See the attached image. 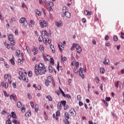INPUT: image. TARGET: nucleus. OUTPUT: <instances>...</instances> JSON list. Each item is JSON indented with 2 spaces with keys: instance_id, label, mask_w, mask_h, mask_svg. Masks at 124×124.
<instances>
[{
  "instance_id": "obj_1",
  "label": "nucleus",
  "mask_w": 124,
  "mask_h": 124,
  "mask_svg": "<svg viewBox=\"0 0 124 124\" xmlns=\"http://www.w3.org/2000/svg\"><path fill=\"white\" fill-rule=\"evenodd\" d=\"M46 72V69L45 66L42 63H39L38 67L37 65H35V74L36 76L40 75H43Z\"/></svg>"
},
{
  "instance_id": "obj_2",
  "label": "nucleus",
  "mask_w": 124,
  "mask_h": 124,
  "mask_svg": "<svg viewBox=\"0 0 124 124\" xmlns=\"http://www.w3.org/2000/svg\"><path fill=\"white\" fill-rule=\"evenodd\" d=\"M40 25L41 28H44V27H46L47 26V22L45 21V20H39Z\"/></svg>"
},
{
  "instance_id": "obj_3",
  "label": "nucleus",
  "mask_w": 124,
  "mask_h": 124,
  "mask_svg": "<svg viewBox=\"0 0 124 124\" xmlns=\"http://www.w3.org/2000/svg\"><path fill=\"white\" fill-rule=\"evenodd\" d=\"M75 47H76L77 53L80 54V53L82 52V48H81V47L78 46V44H75Z\"/></svg>"
},
{
  "instance_id": "obj_4",
  "label": "nucleus",
  "mask_w": 124,
  "mask_h": 124,
  "mask_svg": "<svg viewBox=\"0 0 124 124\" xmlns=\"http://www.w3.org/2000/svg\"><path fill=\"white\" fill-rule=\"evenodd\" d=\"M83 72H84V70L83 68L80 67L79 68V76H80V77H82V78H85V76L84 75V74H83Z\"/></svg>"
},
{
  "instance_id": "obj_5",
  "label": "nucleus",
  "mask_w": 124,
  "mask_h": 124,
  "mask_svg": "<svg viewBox=\"0 0 124 124\" xmlns=\"http://www.w3.org/2000/svg\"><path fill=\"white\" fill-rule=\"evenodd\" d=\"M70 112L71 116H72L73 117H75V116H76V111H75V110H74V109L71 108L70 110Z\"/></svg>"
},
{
  "instance_id": "obj_6",
  "label": "nucleus",
  "mask_w": 124,
  "mask_h": 124,
  "mask_svg": "<svg viewBox=\"0 0 124 124\" xmlns=\"http://www.w3.org/2000/svg\"><path fill=\"white\" fill-rule=\"evenodd\" d=\"M59 49L60 50L61 52L62 51V50L64 49V47H63V45H62V43H60L58 45Z\"/></svg>"
},
{
  "instance_id": "obj_7",
  "label": "nucleus",
  "mask_w": 124,
  "mask_h": 124,
  "mask_svg": "<svg viewBox=\"0 0 124 124\" xmlns=\"http://www.w3.org/2000/svg\"><path fill=\"white\" fill-rule=\"evenodd\" d=\"M103 63L105 64V65H106L107 64L109 65V64H110V61H109V59H106L105 58L104 60Z\"/></svg>"
},
{
  "instance_id": "obj_8",
  "label": "nucleus",
  "mask_w": 124,
  "mask_h": 124,
  "mask_svg": "<svg viewBox=\"0 0 124 124\" xmlns=\"http://www.w3.org/2000/svg\"><path fill=\"white\" fill-rule=\"evenodd\" d=\"M43 57L44 58V60L45 61H50V60H51V57L49 55H46L45 57V56L44 55V54H43Z\"/></svg>"
},
{
  "instance_id": "obj_9",
  "label": "nucleus",
  "mask_w": 124,
  "mask_h": 124,
  "mask_svg": "<svg viewBox=\"0 0 124 124\" xmlns=\"http://www.w3.org/2000/svg\"><path fill=\"white\" fill-rule=\"evenodd\" d=\"M63 14H64V16L67 18H70L71 16V14H70V13L68 12H65V13H63Z\"/></svg>"
},
{
  "instance_id": "obj_10",
  "label": "nucleus",
  "mask_w": 124,
  "mask_h": 124,
  "mask_svg": "<svg viewBox=\"0 0 124 124\" xmlns=\"http://www.w3.org/2000/svg\"><path fill=\"white\" fill-rule=\"evenodd\" d=\"M4 79H8V81L11 80V76L10 75H5L4 76Z\"/></svg>"
},
{
  "instance_id": "obj_11",
  "label": "nucleus",
  "mask_w": 124,
  "mask_h": 124,
  "mask_svg": "<svg viewBox=\"0 0 124 124\" xmlns=\"http://www.w3.org/2000/svg\"><path fill=\"white\" fill-rule=\"evenodd\" d=\"M42 35H43V36H45V35H46V36H49V34L48 33V32L44 30H43L42 31Z\"/></svg>"
},
{
  "instance_id": "obj_12",
  "label": "nucleus",
  "mask_w": 124,
  "mask_h": 124,
  "mask_svg": "<svg viewBox=\"0 0 124 124\" xmlns=\"http://www.w3.org/2000/svg\"><path fill=\"white\" fill-rule=\"evenodd\" d=\"M84 13L86 14V15H87L88 16H90V15H92L93 14V13L92 12H90L88 10L84 11Z\"/></svg>"
},
{
  "instance_id": "obj_13",
  "label": "nucleus",
  "mask_w": 124,
  "mask_h": 124,
  "mask_svg": "<svg viewBox=\"0 0 124 124\" xmlns=\"http://www.w3.org/2000/svg\"><path fill=\"white\" fill-rule=\"evenodd\" d=\"M25 22H26V18L25 17H21L19 20V23H21V24H23Z\"/></svg>"
},
{
  "instance_id": "obj_14",
  "label": "nucleus",
  "mask_w": 124,
  "mask_h": 124,
  "mask_svg": "<svg viewBox=\"0 0 124 124\" xmlns=\"http://www.w3.org/2000/svg\"><path fill=\"white\" fill-rule=\"evenodd\" d=\"M35 13H36V14H37V15H38V16H41V13L38 10V9H36L35 10Z\"/></svg>"
},
{
  "instance_id": "obj_15",
  "label": "nucleus",
  "mask_w": 124,
  "mask_h": 124,
  "mask_svg": "<svg viewBox=\"0 0 124 124\" xmlns=\"http://www.w3.org/2000/svg\"><path fill=\"white\" fill-rule=\"evenodd\" d=\"M64 117L65 120H69V114H68V112H65L64 114Z\"/></svg>"
},
{
  "instance_id": "obj_16",
  "label": "nucleus",
  "mask_w": 124,
  "mask_h": 124,
  "mask_svg": "<svg viewBox=\"0 0 124 124\" xmlns=\"http://www.w3.org/2000/svg\"><path fill=\"white\" fill-rule=\"evenodd\" d=\"M8 39L10 41L14 40V38H13V35L12 34H9L8 36Z\"/></svg>"
},
{
  "instance_id": "obj_17",
  "label": "nucleus",
  "mask_w": 124,
  "mask_h": 124,
  "mask_svg": "<svg viewBox=\"0 0 124 124\" xmlns=\"http://www.w3.org/2000/svg\"><path fill=\"white\" fill-rule=\"evenodd\" d=\"M39 49L42 53H43L44 51V46L43 45H40L39 46Z\"/></svg>"
},
{
  "instance_id": "obj_18",
  "label": "nucleus",
  "mask_w": 124,
  "mask_h": 124,
  "mask_svg": "<svg viewBox=\"0 0 124 124\" xmlns=\"http://www.w3.org/2000/svg\"><path fill=\"white\" fill-rule=\"evenodd\" d=\"M57 108L59 110H62V103L61 102H59L57 106Z\"/></svg>"
},
{
  "instance_id": "obj_19",
  "label": "nucleus",
  "mask_w": 124,
  "mask_h": 124,
  "mask_svg": "<svg viewBox=\"0 0 124 124\" xmlns=\"http://www.w3.org/2000/svg\"><path fill=\"white\" fill-rule=\"evenodd\" d=\"M16 106L18 108H21V107H22V103H21V102H18L16 104Z\"/></svg>"
},
{
  "instance_id": "obj_20",
  "label": "nucleus",
  "mask_w": 124,
  "mask_h": 124,
  "mask_svg": "<svg viewBox=\"0 0 124 124\" xmlns=\"http://www.w3.org/2000/svg\"><path fill=\"white\" fill-rule=\"evenodd\" d=\"M8 119L6 121V124H11V121L10 120V117L9 118V116L8 117Z\"/></svg>"
},
{
  "instance_id": "obj_21",
  "label": "nucleus",
  "mask_w": 124,
  "mask_h": 124,
  "mask_svg": "<svg viewBox=\"0 0 124 124\" xmlns=\"http://www.w3.org/2000/svg\"><path fill=\"white\" fill-rule=\"evenodd\" d=\"M4 44L7 49H10V45L9 44H7L6 42H4Z\"/></svg>"
},
{
  "instance_id": "obj_22",
  "label": "nucleus",
  "mask_w": 124,
  "mask_h": 124,
  "mask_svg": "<svg viewBox=\"0 0 124 124\" xmlns=\"http://www.w3.org/2000/svg\"><path fill=\"white\" fill-rule=\"evenodd\" d=\"M46 98H47L49 101H52V100H53V98H52V97L50 95L46 96Z\"/></svg>"
},
{
  "instance_id": "obj_23",
  "label": "nucleus",
  "mask_w": 124,
  "mask_h": 124,
  "mask_svg": "<svg viewBox=\"0 0 124 124\" xmlns=\"http://www.w3.org/2000/svg\"><path fill=\"white\" fill-rule=\"evenodd\" d=\"M11 41V46H14V45H15L16 43H15V41L14 40H12L10 41Z\"/></svg>"
},
{
  "instance_id": "obj_24",
  "label": "nucleus",
  "mask_w": 124,
  "mask_h": 124,
  "mask_svg": "<svg viewBox=\"0 0 124 124\" xmlns=\"http://www.w3.org/2000/svg\"><path fill=\"white\" fill-rule=\"evenodd\" d=\"M20 54H21V52H20V50H16V57H19L20 56Z\"/></svg>"
},
{
  "instance_id": "obj_25",
  "label": "nucleus",
  "mask_w": 124,
  "mask_h": 124,
  "mask_svg": "<svg viewBox=\"0 0 124 124\" xmlns=\"http://www.w3.org/2000/svg\"><path fill=\"white\" fill-rule=\"evenodd\" d=\"M46 81H47L49 82V83H51V82H52V78H51V76H48L47 78V80H46Z\"/></svg>"
},
{
  "instance_id": "obj_26",
  "label": "nucleus",
  "mask_w": 124,
  "mask_h": 124,
  "mask_svg": "<svg viewBox=\"0 0 124 124\" xmlns=\"http://www.w3.org/2000/svg\"><path fill=\"white\" fill-rule=\"evenodd\" d=\"M12 122H13V124H18V122H20V121H17V120H16L15 119H13Z\"/></svg>"
},
{
  "instance_id": "obj_27",
  "label": "nucleus",
  "mask_w": 124,
  "mask_h": 124,
  "mask_svg": "<svg viewBox=\"0 0 124 124\" xmlns=\"http://www.w3.org/2000/svg\"><path fill=\"white\" fill-rule=\"evenodd\" d=\"M100 71L101 72V73H102V74H103V73H104V72H105V70L104 69V68H100Z\"/></svg>"
},
{
  "instance_id": "obj_28",
  "label": "nucleus",
  "mask_w": 124,
  "mask_h": 124,
  "mask_svg": "<svg viewBox=\"0 0 124 124\" xmlns=\"http://www.w3.org/2000/svg\"><path fill=\"white\" fill-rule=\"evenodd\" d=\"M60 103L62 104V106H64L65 105H66V101H61Z\"/></svg>"
},
{
  "instance_id": "obj_29",
  "label": "nucleus",
  "mask_w": 124,
  "mask_h": 124,
  "mask_svg": "<svg viewBox=\"0 0 124 124\" xmlns=\"http://www.w3.org/2000/svg\"><path fill=\"white\" fill-rule=\"evenodd\" d=\"M11 114H12L11 117L15 119V118H16V114L15 113V112L12 111L11 112Z\"/></svg>"
},
{
  "instance_id": "obj_30",
  "label": "nucleus",
  "mask_w": 124,
  "mask_h": 124,
  "mask_svg": "<svg viewBox=\"0 0 124 124\" xmlns=\"http://www.w3.org/2000/svg\"><path fill=\"white\" fill-rule=\"evenodd\" d=\"M48 10L49 12V14H51V13H53V8L52 7H48Z\"/></svg>"
},
{
  "instance_id": "obj_31",
  "label": "nucleus",
  "mask_w": 124,
  "mask_h": 124,
  "mask_svg": "<svg viewBox=\"0 0 124 124\" xmlns=\"http://www.w3.org/2000/svg\"><path fill=\"white\" fill-rule=\"evenodd\" d=\"M31 111H29L28 112H27L26 114H25V116L26 117H30V116H31Z\"/></svg>"
},
{
  "instance_id": "obj_32",
  "label": "nucleus",
  "mask_w": 124,
  "mask_h": 124,
  "mask_svg": "<svg viewBox=\"0 0 124 124\" xmlns=\"http://www.w3.org/2000/svg\"><path fill=\"white\" fill-rule=\"evenodd\" d=\"M56 25L58 28H61L62 27V23L56 22Z\"/></svg>"
},
{
  "instance_id": "obj_33",
  "label": "nucleus",
  "mask_w": 124,
  "mask_h": 124,
  "mask_svg": "<svg viewBox=\"0 0 124 124\" xmlns=\"http://www.w3.org/2000/svg\"><path fill=\"white\" fill-rule=\"evenodd\" d=\"M43 40V37L41 35L39 36V41L40 42H42Z\"/></svg>"
},
{
  "instance_id": "obj_34",
  "label": "nucleus",
  "mask_w": 124,
  "mask_h": 124,
  "mask_svg": "<svg viewBox=\"0 0 124 124\" xmlns=\"http://www.w3.org/2000/svg\"><path fill=\"white\" fill-rule=\"evenodd\" d=\"M48 69L50 73L53 72V68H52V66L51 65L48 66Z\"/></svg>"
},
{
  "instance_id": "obj_35",
  "label": "nucleus",
  "mask_w": 124,
  "mask_h": 124,
  "mask_svg": "<svg viewBox=\"0 0 124 124\" xmlns=\"http://www.w3.org/2000/svg\"><path fill=\"white\" fill-rule=\"evenodd\" d=\"M60 93H61L64 97H65V93H64V92H63L62 89H60Z\"/></svg>"
},
{
  "instance_id": "obj_36",
  "label": "nucleus",
  "mask_w": 124,
  "mask_h": 124,
  "mask_svg": "<svg viewBox=\"0 0 124 124\" xmlns=\"http://www.w3.org/2000/svg\"><path fill=\"white\" fill-rule=\"evenodd\" d=\"M35 111H36V112L38 111V105L37 104L35 105Z\"/></svg>"
},
{
  "instance_id": "obj_37",
  "label": "nucleus",
  "mask_w": 124,
  "mask_h": 124,
  "mask_svg": "<svg viewBox=\"0 0 124 124\" xmlns=\"http://www.w3.org/2000/svg\"><path fill=\"white\" fill-rule=\"evenodd\" d=\"M66 6H64L63 7V9H62V12L63 13H64L65 12H66Z\"/></svg>"
},
{
  "instance_id": "obj_38",
  "label": "nucleus",
  "mask_w": 124,
  "mask_h": 124,
  "mask_svg": "<svg viewBox=\"0 0 124 124\" xmlns=\"http://www.w3.org/2000/svg\"><path fill=\"white\" fill-rule=\"evenodd\" d=\"M50 60H51L50 61V64H52V65H54V63H55L54 61V59L50 58Z\"/></svg>"
},
{
  "instance_id": "obj_39",
  "label": "nucleus",
  "mask_w": 124,
  "mask_h": 124,
  "mask_svg": "<svg viewBox=\"0 0 124 124\" xmlns=\"http://www.w3.org/2000/svg\"><path fill=\"white\" fill-rule=\"evenodd\" d=\"M49 7H53L54 6V3L53 2H49Z\"/></svg>"
},
{
  "instance_id": "obj_40",
  "label": "nucleus",
  "mask_w": 124,
  "mask_h": 124,
  "mask_svg": "<svg viewBox=\"0 0 124 124\" xmlns=\"http://www.w3.org/2000/svg\"><path fill=\"white\" fill-rule=\"evenodd\" d=\"M22 79L24 80L25 81V82H28V78L25 77H22Z\"/></svg>"
},
{
  "instance_id": "obj_41",
  "label": "nucleus",
  "mask_w": 124,
  "mask_h": 124,
  "mask_svg": "<svg viewBox=\"0 0 124 124\" xmlns=\"http://www.w3.org/2000/svg\"><path fill=\"white\" fill-rule=\"evenodd\" d=\"M65 97H67V98H68V99H71V96L68 94L65 95Z\"/></svg>"
},
{
  "instance_id": "obj_42",
  "label": "nucleus",
  "mask_w": 124,
  "mask_h": 124,
  "mask_svg": "<svg viewBox=\"0 0 124 124\" xmlns=\"http://www.w3.org/2000/svg\"><path fill=\"white\" fill-rule=\"evenodd\" d=\"M28 76L29 77H31V76H32V72L31 71H29L28 73Z\"/></svg>"
},
{
  "instance_id": "obj_43",
  "label": "nucleus",
  "mask_w": 124,
  "mask_h": 124,
  "mask_svg": "<svg viewBox=\"0 0 124 124\" xmlns=\"http://www.w3.org/2000/svg\"><path fill=\"white\" fill-rule=\"evenodd\" d=\"M10 62L13 64V65H14L15 64V61L13 60V59H11L10 60Z\"/></svg>"
},
{
  "instance_id": "obj_44",
  "label": "nucleus",
  "mask_w": 124,
  "mask_h": 124,
  "mask_svg": "<svg viewBox=\"0 0 124 124\" xmlns=\"http://www.w3.org/2000/svg\"><path fill=\"white\" fill-rule=\"evenodd\" d=\"M48 39H46V38H44L43 39V42L45 44H47V40Z\"/></svg>"
},
{
  "instance_id": "obj_45",
  "label": "nucleus",
  "mask_w": 124,
  "mask_h": 124,
  "mask_svg": "<svg viewBox=\"0 0 124 124\" xmlns=\"http://www.w3.org/2000/svg\"><path fill=\"white\" fill-rule=\"evenodd\" d=\"M81 22L82 23H83L84 24H85V23H87V20H86V18H83L82 19Z\"/></svg>"
},
{
  "instance_id": "obj_46",
  "label": "nucleus",
  "mask_w": 124,
  "mask_h": 124,
  "mask_svg": "<svg viewBox=\"0 0 124 124\" xmlns=\"http://www.w3.org/2000/svg\"><path fill=\"white\" fill-rule=\"evenodd\" d=\"M45 85L47 87V86H49V84H50V82L47 81V80H46L45 81Z\"/></svg>"
},
{
  "instance_id": "obj_47",
  "label": "nucleus",
  "mask_w": 124,
  "mask_h": 124,
  "mask_svg": "<svg viewBox=\"0 0 124 124\" xmlns=\"http://www.w3.org/2000/svg\"><path fill=\"white\" fill-rule=\"evenodd\" d=\"M103 102H104V104H105L106 107H108V103H107L106 102V101H105V100H103Z\"/></svg>"
},
{
  "instance_id": "obj_48",
  "label": "nucleus",
  "mask_w": 124,
  "mask_h": 124,
  "mask_svg": "<svg viewBox=\"0 0 124 124\" xmlns=\"http://www.w3.org/2000/svg\"><path fill=\"white\" fill-rule=\"evenodd\" d=\"M114 41H118V37L117 36H114L113 37Z\"/></svg>"
},
{
  "instance_id": "obj_49",
  "label": "nucleus",
  "mask_w": 124,
  "mask_h": 124,
  "mask_svg": "<svg viewBox=\"0 0 124 124\" xmlns=\"http://www.w3.org/2000/svg\"><path fill=\"white\" fill-rule=\"evenodd\" d=\"M109 40V35H106V36L105 37V40L107 41Z\"/></svg>"
},
{
  "instance_id": "obj_50",
  "label": "nucleus",
  "mask_w": 124,
  "mask_h": 124,
  "mask_svg": "<svg viewBox=\"0 0 124 124\" xmlns=\"http://www.w3.org/2000/svg\"><path fill=\"white\" fill-rule=\"evenodd\" d=\"M56 116H60L61 115V111L60 110H58L56 113Z\"/></svg>"
},
{
  "instance_id": "obj_51",
  "label": "nucleus",
  "mask_w": 124,
  "mask_h": 124,
  "mask_svg": "<svg viewBox=\"0 0 124 124\" xmlns=\"http://www.w3.org/2000/svg\"><path fill=\"white\" fill-rule=\"evenodd\" d=\"M67 109H68V106L67 105H65L64 106V109L67 110Z\"/></svg>"
},
{
  "instance_id": "obj_52",
  "label": "nucleus",
  "mask_w": 124,
  "mask_h": 124,
  "mask_svg": "<svg viewBox=\"0 0 124 124\" xmlns=\"http://www.w3.org/2000/svg\"><path fill=\"white\" fill-rule=\"evenodd\" d=\"M22 75H24V76H27V72H26V71L23 70L22 71Z\"/></svg>"
},
{
  "instance_id": "obj_53",
  "label": "nucleus",
  "mask_w": 124,
  "mask_h": 124,
  "mask_svg": "<svg viewBox=\"0 0 124 124\" xmlns=\"http://www.w3.org/2000/svg\"><path fill=\"white\" fill-rule=\"evenodd\" d=\"M106 101H110L111 100V98H110V97H106Z\"/></svg>"
},
{
  "instance_id": "obj_54",
  "label": "nucleus",
  "mask_w": 124,
  "mask_h": 124,
  "mask_svg": "<svg viewBox=\"0 0 124 124\" xmlns=\"http://www.w3.org/2000/svg\"><path fill=\"white\" fill-rule=\"evenodd\" d=\"M119 84L120 81H117L116 83H115V87H116V88H118Z\"/></svg>"
},
{
  "instance_id": "obj_55",
  "label": "nucleus",
  "mask_w": 124,
  "mask_h": 124,
  "mask_svg": "<svg viewBox=\"0 0 124 124\" xmlns=\"http://www.w3.org/2000/svg\"><path fill=\"white\" fill-rule=\"evenodd\" d=\"M4 93V95H5V96H6V97H8V96H9V95L7 94V93H6V92L4 91H3Z\"/></svg>"
},
{
  "instance_id": "obj_56",
  "label": "nucleus",
  "mask_w": 124,
  "mask_h": 124,
  "mask_svg": "<svg viewBox=\"0 0 124 124\" xmlns=\"http://www.w3.org/2000/svg\"><path fill=\"white\" fill-rule=\"evenodd\" d=\"M8 88V83H5L4 85V88L7 89Z\"/></svg>"
},
{
  "instance_id": "obj_57",
  "label": "nucleus",
  "mask_w": 124,
  "mask_h": 124,
  "mask_svg": "<svg viewBox=\"0 0 124 124\" xmlns=\"http://www.w3.org/2000/svg\"><path fill=\"white\" fill-rule=\"evenodd\" d=\"M49 19L53 20V15L51 13L49 14Z\"/></svg>"
},
{
  "instance_id": "obj_58",
  "label": "nucleus",
  "mask_w": 124,
  "mask_h": 124,
  "mask_svg": "<svg viewBox=\"0 0 124 124\" xmlns=\"http://www.w3.org/2000/svg\"><path fill=\"white\" fill-rule=\"evenodd\" d=\"M61 62L62 63H63V59L62 58V55H61Z\"/></svg>"
},
{
  "instance_id": "obj_59",
  "label": "nucleus",
  "mask_w": 124,
  "mask_h": 124,
  "mask_svg": "<svg viewBox=\"0 0 124 124\" xmlns=\"http://www.w3.org/2000/svg\"><path fill=\"white\" fill-rule=\"evenodd\" d=\"M30 104H31V107L32 108H33V107H34V104H33V102H30Z\"/></svg>"
},
{
  "instance_id": "obj_60",
  "label": "nucleus",
  "mask_w": 124,
  "mask_h": 124,
  "mask_svg": "<svg viewBox=\"0 0 124 124\" xmlns=\"http://www.w3.org/2000/svg\"><path fill=\"white\" fill-rule=\"evenodd\" d=\"M64 123L65 124H69V121H68V119H65Z\"/></svg>"
},
{
  "instance_id": "obj_61",
  "label": "nucleus",
  "mask_w": 124,
  "mask_h": 124,
  "mask_svg": "<svg viewBox=\"0 0 124 124\" xmlns=\"http://www.w3.org/2000/svg\"><path fill=\"white\" fill-rule=\"evenodd\" d=\"M81 97L80 95H78L77 99L78 100H81Z\"/></svg>"
},
{
  "instance_id": "obj_62",
  "label": "nucleus",
  "mask_w": 124,
  "mask_h": 124,
  "mask_svg": "<svg viewBox=\"0 0 124 124\" xmlns=\"http://www.w3.org/2000/svg\"><path fill=\"white\" fill-rule=\"evenodd\" d=\"M25 107H23L21 109V112H23V113H24V112H25Z\"/></svg>"
},
{
  "instance_id": "obj_63",
  "label": "nucleus",
  "mask_w": 124,
  "mask_h": 124,
  "mask_svg": "<svg viewBox=\"0 0 124 124\" xmlns=\"http://www.w3.org/2000/svg\"><path fill=\"white\" fill-rule=\"evenodd\" d=\"M95 80L96 81V82L97 83H98V82H99V78H97V77H96L95 78Z\"/></svg>"
},
{
  "instance_id": "obj_64",
  "label": "nucleus",
  "mask_w": 124,
  "mask_h": 124,
  "mask_svg": "<svg viewBox=\"0 0 124 124\" xmlns=\"http://www.w3.org/2000/svg\"><path fill=\"white\" fill-rule=\"evenodd\" d=\"M15 96V95H11L10 96V99H13Z\"/></svg>"
}]
</instances>
